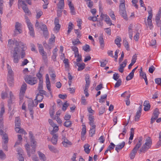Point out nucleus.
<instances>
[{"mask_svg":"<svg viewBox=\"0 0 161 161\" xmlns=\"http://www.w3.org/2000/svg\"><path fill=\"white\" fill-rule=\"evenodd\" d=\"M63 146L65 147H68L72 145L71 142L68 140L67 139L63 140L62 142Z\"/></svg>","mask_w":161,"mask_h":161,"instance_id":"obj_28","label":"nucleus"},{"mask_svg":"<svg viewBox=\"0 0 161 161\" xmlns=\"http://www.w3.org/2000/svg\"><path fill=\"white\" fill-rule=\"evenodd\" d=\"M86 2L88 6L90 8H92L93 4V2L90 0H87L86 1Z\"/></svg>","mask_w":161,"mask_h":161,"instance_id":"obj_60","label":"nucleus"},{"mask_svg":"<svg viewBox=\"0 0 161 161\" xmlns=\"http://www.w3.org/2000/svg\"><path fill=\"white\" fill-rule=\"evenodd\" d=\"M54 24L55 25V27L53 29V31L55 33H57L59 31L60 25L59 24V20L57 18H56L54 21Z\"/></svg>","mask_w":161,"mask_h":161,"instance_id":"obj_19","label":"nucleus"},{"mask_svg":"<svg viewBox=\"0 0 161 161\" xmlns=\"http://www.w3.org/2000/svg\"><path fill=\"white\" fill-rule=\"evenodd\" d=\"M8 80L10 86H12L14 83V73L11 69L8 70Z\"/></svg>","mask_w":161,"mask_h":161,"instance_id":"obj_12","label":"nucleus"},{"mask_svg":"<svg viewBox=\"0 0 161 161\" xmlns=\"http://www.w3.org/2000/svg\"><path fill=\"white\" fill-rule=\"evenodd\" d=\"M125 142H123L117 145L115 147V150L118 152L119 150L121 149L125 146Z\"/></svg>","mask_w":161,"mask_h":161,"instance_id":"obj_31","label":"nucleus"},{"mask_svg":"<svg viewBox=\"0 0 161 161\" xmlns=\"http://www.w3.org/2000/svg\"><path fill=\"white\" fill-rule=\"evenodd\" d=\"M8 46L9 47H14L11 51L15 63L18 62L21 57L24 58L25 55V51L27 47L26 44L21 42H18L16 40L10 39L8 41Z\"/></svg>","mask_w":161,"mask_h":161,"instance_id":"obj_1","label":"nucleus"},{"mask_svg":"<svg viewBox=\"0 0 161 161\" xmlns=\"http://www.w3.org/2000/svg\"><path fill=\"white\" fill-rule=\"evenodd\" d=\"M15 131L19 133L22 134L25 136L27 134L26 132L20 127V126L15 127Z\"/></svg>","mask_w":161,"mask_h":161,"instance_id":"obj_25","label":"nucleus"},{"mask_svg":"<svg viewBox=\"0 0 161 161\" xmlns=\"http://www.w3.org/2000/svg\"><path fill=\"white\" fill-rule=\"evenodd\" d=\"M9 92V91L7 89H6L5 91H3L1 95V98L3 99H5L7 98Z\"/></svg>","mask_w":161,"mask_h":161,"instance_id":"obj_35","label":"nucleus"},{"mask_svg":"<svg viewBox=\"0 0 161 161\" xmlns=\"http://www.w3.org/2000/svg\"><path fill=\"white\" fill-rule=\"evenodd\" d=\"M72 50L74 52L75 55H78L79 53L78 48L75 46H73L72 47Z\"/></svg>","mask_w":161,"mask_h":161,"instance_id":"obj_54","label":"nucleus"},{"mask_svg":"<svg viewBox=\"0 0 161 161\" xmlns=\"http://www.w3.org/2000/svg\"><path fill=\"white\" fill-rule=\"evenodd\" d=\"M25 81L28 84L32 85L37 82L36 78L31 75H27L24 77Z\"/></svg>","mask_w":161,"mask_h":161,"instance_id":"obj_9","label":"nucleus"},{"mask_svg":"<svg viewBox=\"0 0 161 161\" xmlns=\"http://www.w3.org/2000/svg\"><path fill=\"white\" fill-rule=\"evenodd\" d=\"M18 154L19 155L18 159L19 161H24V158L22 156V153L23 151L22 149L20 148H19L17 150Z\"/></svg>","mask_w":161,"mask_h":161,"instance_id":"obj_26","label":"nucleus"},{"mask_svg":"<svg viewBox=\"0 0 161 161\" xmlns=\"http://www.w3.org/2000/svg\"><path fill=\"white\" fill-rule=\"evenodd\" d=\"M159 112L157 109H156L154 111L153 115L151 119V123L152 124L155 120L158 118Z\"/></svg>","mask_w":161,"mask_h":161,"instance_id":"obj_17","label":"nucleus"},{"mask_svg":"<svg viewBox=\"0 0 161 161\" xmlns=\"http://www.w3.org/2000/svg\"><path fill=\"white\" fill-rule=\"evenodd\" d=\"M152 144V141L150 137L147 138L145 141L144 144L140 149L141 152H145L146 150L149 148Z\"/></svg>","mask_w":161,"mask_h":161,"instance_id":"obj_8","label":"nucleus"},{"mask_svg":"<svg viewBox=\"0 0 161 161\" xmlns=\"http://www.w3.org/2000/svg\"><path fill=\"white\" fill-rule=\"evenodd\" d=\"M125 0H119V13L120 15L125 20L128 19L126 11Z\"/></svg>","mask_w":161,"mask_h":161,"instance_id":"obj_4","label":"nucleus"},{"mask_svg":"<svg viewBox=\"0 0 161 161\" xmlns=\"http://www.w3.org/2000/svg\"><path fill=\"white\" fill-rule=\"evenodd\" d=\"M67 135V132L65 131L64 130L61 133V138L62 141L66 139L67 138L66 137Z\"/></svg>","mask_w":161,"mask_h":161,"instance_id":"obj_52","label":"nucleus"},{"mask_svg":"<svg viewBox=\"0 0 161 161\" xmlns=\"http://www.w3.org/2000/svg\"><path fill=\"white\" fill-rule=\"evenodd\" d=\"M9 99L8 101V106L9 107V108L11 110V108H10V105L12 103V102L14 101V99H15V97L11 91H9Z\"/></svg>","mask_w":161,"mask_h":161,"instance_id":"obj_23","label":"nucleus"},{"mask_svg":"<svg viewBox=\"0 0 161 161\" xmlns=\"http://www.w3.org/2000/svg\"><path fill=\"white\" fill-rule=\"evenodd\" d=\"M72 123L70 121H66L64 123V125L66 127H69L71 126Z\"/></svg>","mask_w":161,"mask_h":161,"instance_id":"obj_58","label":"nucleus"},{"mask_svg":"<svg viewBox=\"0 0 161 161\" xmlns=\"http://www.w3.org/2000/svg\"><path fill=\"white\" fill-rule=\"evenodd\" d=\"M3 128V126L2 128H0V134L2 136V138L3 140L4 143L5 144H7L8 142V135L3 132L2 129Z\"/></svg>","mask_w":161,"mask_h":161,"instance_id":"obj_15","label":"nucleus"},{"mask_svg":"<svg viewBox=\"0 0 161 161\" xmlns=\"http://www.w3.org/2000/svg\"><path fill=\"white\" fill-rule=\"evenodd\" d=\"M21 24L18 22H16L15 26L14 32L15 34H19L22 32V30L21 28Z\"/></svg>","mask_w":161,"mask_h":161,"instance_id":"obj_18","label":"nucleus"},{"mask_svg":"<svg viewBox=\"0 0 161 161\" xmlns=\"http://www.w3.org/2000/svg\"><path fill=\"white\" fill-rule=\"evenodd\" d=\"M26 88V84L25 83H23L21 86L20 91L19 97L20 100H21L22 98L24 97Z\"/></svg>","mask_w":161,"mask_h":161,"instance_id":"obj_16","label":"nucleus"},{"mask_svg":"<svg viewBox=\"0 0 161 161\" xmlns=\"http://www.w3.org/2000/svg\"><path fill=\"white\" fill-rule=\"evenodd\" d=\"M123 44L127 50H129V44L125 38H124L123 39Z\"/></svg>","mask_w":161,"mask_h":161,"instance_id":"obj_40","label":"nucleus"},{"mask_svg":"<svg viewBox=\"0 0 161 161\" xmlns=\"http://www.w3.org/2000/svg\"><path fill=\"white\" fill-rule=\"evenodd\" d=\"M57 6L59 9H61L64 8V0H60Z\"/></svg>","mask_w":161,"mask_h":161,"instance_id":"obj_37","label":"nucleus"},{"mask_svg":"<svg viewBox=\"0 0 161 161\" xmlns=\"http://www.w3.org/2000/svg\"><path fill=\"white\" fill-rule=\"evenodd\" d=\"M141 112V111L140 110H139L137 112L135 118V120L136 121H138L140 117Z\"/></svg>","mask_w":161,"mask_h":161,"instance_id":"obj_51","label":"nucleus"},{"mask_svg":"<svg viewBox=\"0 0 161 161\" xmlns=\"http://www.w3.org/2000/svg\"><path fill=\"white\" fill-rule=\"evenodd\" d=\"M107 95L105 94L101 96L100 98L99 99V102L100 103L104 102L107 99Z\"/></svg>","mask_w":161,"mask_h":161,"instance_id":"obj_48","label":"nucleus"},{"mask_svg":"<svg viewBox=\"0 0 161 161\" xmlns=\"http://www.w3.org/2000/svg\"><path fill=\"white\" fill-rule=\"evenodd\" d=\"M134 74L132 73H130V74L126 77V79L127 80H131L133 77Z\"/></svg>","mask_w":161,"mask_h":161,"instance_id":"obj_62","label":"nucleus"},{"mask_svg":"<svg viewBox=\"0 0 161 161\" xmlns=\"http://www.w3.org/2000/svg\"><path fill=\"white\" fill-rule=\"evenodd\" d=\"M20 126V119L18 117H16L15 120V127H19Z\"/></svg>","mask_w":161,"mask_h":161,"instance_id":"obj_47","label":"nucleus"},{"mask_svg":"<svg viewBox=\"0 0 161 161\" xmlns=\"http://www.w3.org/2000/svg\"><path fill=\"white\" fill-rule=\"evenodd\" d=\"M99 42L100 45V48L103 49L104 46V41L102 36H101L99 37Z\"/></svg>","mask_w":161,"mask_h":161,"instance_id":"obj_36","label":"nucleus"},{"mask_svg":"<svg viewBox=\"0 0 161 161\" xmlns=\"http://www.w3.org/2000/svg\"><path fill=\"white\" fill-rule=\"evenodd\" d=\"M82 129L81 133V139L84 140L85 139L84 136L86 133V126L85 125L82 124Z\"/></svg>","mask_w":161,"mask_h":161,"instance_id":"obj_29","label":"nucleus"},{"mask_svg":"<svg viewBox=\"0 0 161 161\" xmlns=\"http://www.w3.org/2000/svg\"><path fill=\"white\" fill-rule=\"evenodd\" d=\"M63 62L65 64V66L66 68H68L69 67V60L67 59L64 58L63 60Z\"/></svg>","mask_w":161,"mask_h":161,"instance_id":"obj_64","label":"nucleus"},{"mask_svg":"<svg viewBox=\"0 0 161 161\" xmlns=\"http://www.w3.org/2000/svg\"><path fill=\"white\" fill-rule=\"evenodd\" d=\"M5 103L3 102L1 103L0 104V128L3 126V115L5 112Z\"/></svg>","mask_w":161,"mask_h":161,"instance_id":"obj_6","label":"nucleus"},{"mask_svg":"<svg viewBox=\"0 0 161 161\" xmlns=\"http://www.w3.org/2000/svg\"><path fill=\"white\" fill-rule=\"evenodd\" d=\"M26 102L28 103V107L29 110V114L32 119H33L34 111L33 109L34 107L36 106L38 104V102L36 100H33L30 98L27 99Z\"/></svg>","mask_w":161,"mask_h":161,"instance_id":"obj_3","label":"nucleus"},{"mask_svg":"<svg viewBox=\"0 0 161 161\" xmlns=\"http://www.w3.org/2000/svg\"><path fill=\"white\" fill-rule=\"evenodd\" d=\"M36 18L37 19L39 18L41 16L43 12L40 10H36Z\"/></svg>","mask_w":161,"mask_h":161,"instance_id":"obj_49","label":"nucleus"},{"mask_svg":"<svg viewBox=\"0 0 161 161\" xmlns=\"http://www.w3.org/2000/svg\"><path fill=\"white\" fill-rule=\"evenodd\" d=\"M43 95L41 94H38L36 96V98L35 100H36V101H37L38 103V102H41L43 99Z\"/></svg>","mask_w":161,"mask_h":161,"instance_id":"obj_45","label":"nucleus"},{"mask_svg":"<svg viewBox=\"0 0 161 161\" xmlns=\"http://www.w3.org/2000/svg\"><path fill=\"white\" fill-rule=\"evenodd\" d=\"M73 24L71 22L69 24L68 30L67 31L68 34H69L73 29Z\"/></svg>","mask_w":161,"mask_h":161,"instance_id":"obj_50","label":"nucleus"},{"mask_svg":"<svg viewBox=\"0 0 161 161\" xmlns=\"http://www.w3.org/2000/svg\"><path fill=\"white\" fill-rule=\"evenodd\" d=\"M29 136L30 137L32 149H30V146L28 143L25 144V147L26 151L28 155L30 157L32 154H34L35 153L36 142L34 139L31 132H29Z\"/></svg>","mask_w":161,"mask_h":161,"instance_id":"obj_2","label":"nucleus"},{"mask_svg":"<svg viewBox=\"0 0 161 161\" xmlns=\"http://www.w3.org/2000/svg\"><path fill=\"white\" fill-rule=\"evenodd\" d=\"M89 130V136L92 137L95 133L96 125L90 126Z\"/></svg>","mask_w":161,"mask_h":161,"instance_id":"obj_33","label":"nucleus"},{"mask_svg":"<svg viewBox=\"0 0 161 161\" xmlns=\"http://www.w3.org/2000/svg\"><path fill=\"white\" fill-rule=\"evenodd\" d=\"M121 41V38L120 37L117 36L115 40V43L118 47H119L121 46L120 42Z\"/></svg>","mask_w":161,"mask_h":161,"instance_id":"obj_38","label":"nucleus"},{"mask_svg":"<svg viewBox=\"0 0 161 161\" xmlns=\"http://www.w3.org/2000/svg\"><path fill=\"white\" fill-rule=\"evenodd\" d=\"M134 130L133 128H131L130 133V136L129 138V140H132L134 136Z\"/></svg>","mask_w":161,"mask_h":161,"instance_id":"obj_61","label":"nucleus"},{"mask_svg":"<svg viewBox=\"0 0 161 161\" xmlns=\"http://www.w3.org/2000/svg\"><path fill=\"white\" fill-rule=\"evenodd\" d=\"M132 26L130 25L129 27V36L130 38L132 40L133 37V31Z\"/></svg>","mask_w":161,"mask_h":161,"instance_id":"obj_43","label":"nucleus"},{"mask_svg":"<svg viewBox=\"0 0 161 161\" xmlns=\"http://www.w3.org/2000/svg\"><path fill=\"white\" fill-rule=\"evenodd\" d=\"M35 26L36 28H40L41 30L43 31L44 34H47V29L46 25L43 24L42 23H39L38 21L36 20Z\"/></svg>","mask_w":161,"mask_h":161,"instance_id":"obj_13","label":"nucleus"},{"mask_svg":"<svg viewBox=\"0 0 161 161\" xmlns=\"http://www.w3.org/2000/svg\"><path fill=\"white\" fill-rule=\"evenodd\" d=\"M155 81L156 84L161 86V78L155 79Z\"/></svg>","mask_w":161,"mask_h":161,"instance_id":"obj_63","label":"nucleus"},{"mask_svg":"<svg viewBox=\"0 0 161 161\" xmlns=\"http://www.w3.org/2000/svg\"><path fill=\"white\" fill-rule=\"evenodd\" d=\"M37 154L40 159L42 161H46L47 159V157L45 155L40 151H38Z\"/></svg>","mask_w":161,"mask_h":161,"instance_id":"obj_24","label":"nucleus"},{"mask_svg":"<svg viewBox=\"0 0 161 161\" xmlns=\"http://www.w3.org/2000/svg\"><path fill=\"white\" fill-rule=\"evenodd\" d=\"M55 38L53 35H51V38L49 40V44H51L55 42Z\"/></svg>","mask_w":161,"mask_h":161,"instance_id":"obj_57","label":"nucleus"},{"mask_svg":"<svg viewBox=\"0 0 161 161\" xmlns=\"http://www.w3.org/2000/svg\"><path fill=\"white\" fill-rule=\"evenodd\" d=\"M100 17L102 19L104 20L107 24L110 26L112 25L110 18L106 14H102Z\"/></svg>","mask_w":161,"mask_h":161,"instance_id":"obj_14","label":"nucleus"},{"mask_svg":"<svg viewBox=\"0 0 161 161\" xmlns=\"http://www.w3.org/2000/svg\"><path fill=\"white\" fill-rule=\"evenodd\" d=\"M142 137H139L137 139V142L136 147L139 148L142 143Z\"/></svg>","mask_w":161,"mask_h":161,"instance_id":"obj_39","label":"nucleus"},{"mask_svg":"<svg viewBox=\"0 0 161 161\" xmlns=\"http://www.w3.org/2000/svg\"><path fill=\"white\" fill-rule=\"evenodd\" d=\"M46 84L47 89L48 90V91L49 92L50 94H51L52 93V91H51V85L50 81L46 82Z\"/></svg>","mask_w":161,"mask_h":161,"instance_id":"obj_44","label":"nucleus"},{"mask_svg":"<svg viewBox=\"0 0 161 161\" xmlns=\"http://www.w3.org/2000/svg\"><path fill=\"white\" fill-rule=\"evenodd\" d=\"M77 66L78 67V70L79 71H81L85 68V64L83 63H76Z\"/></svg>","mask_w":161,"mask_h":161,"instance_id":"obj_34","label":"nucleus"},{"mask_svg":"<svg viewBox=\"0 0 161 161\" xmlns=\"http://www.w3.org/2000/svg\"><path fill=\"white\" fill-rule=\"evenodd\" d=\"M68 4L70 10V12L72 14H75V9L73 4L72 3V0H67Z\"/></svg>","mask_w":161,"mask_h":161,"instance_id":"obj_20","label":"nucleus"},{"mask_svg":"<svg viewBox=\"0 0 161 161\" xmlns=\"http://www.w3.org/2000/svg\"><path fill=\"white\" fill-rule=\"evenodd\" d=\"M125 94L126 95V100L125 101L126 105H129L130 103V102L129 100V98L130 96V94L129 92L125 91L121 95V97H124L125 96L124 95Z\"/></svg>","mask_w":161,"mask_h":161,"instance_id":"obj_21","label":"nucleus"},{"mask_svg":"<svg viewBox=\"0 0 161 161\" xmlns=\"http://www.w3.org/2000/svg\"><path fill=\"white\" fill-rule=\"evenodd\" d=\"M39 50L40 54L42 56L43 59H46L47 58V53L44 51L43 47L40 45H39Z\"/></svg>","mask_w":161,"mask_h":161,"instance_id":"obj_22","label":"nucleus"},{"mask_svg":"<svg viewBox=\"0 0 161 161\" xmlns=\"http://www.w3.org/2000/svg\"><path fill=\"white\" fill-rule=\"evenodd\" d=\"M69 106V104L67 102H65L63 105V107L62 108V110L65 111Z\"/></svg>","mask_w":161,"mask_h":161,"instance_id":"obj_55","label":"nucleus"},{"mask_svg":"<svg viewBox=\"0 0 161 161\" xmlns=\"http://www.w3.org/2000/svg\"><path fill=\"white\" fill-rule=\"evenodd\" d=\"M75 57H76V61L78 62H80L82 60V56L80 55H79V54H78L76 55H75Z\"/></svg>","mask_w":161,"mask_h":161,"instance_id":"obj_59","label":"nucleus"},{"mask_svg":"<svg viewBox=\"0 0 161 161\" xmlns=\"http://www.w3.org/2000/svg\"><path fill=\"white\" fill-rule=\"evenodd\" d=\"M90 147V145L88 144H86L84 146V151L87 154H88L90 152V149L89 148Z\"/></svg>","mask_w":161,"mask_h":161,"instance_id":"obj_46","label":"nucleus"},{"mask_svg":"<svg viewBox=\"0 0 161 161\" xmlns=\"http://www.w3.org/2000/svg\"><path fill=\"white\" fill-rule=\"evenodd\" d=\"M89 124L90 126L95 125L94 124V117L91 115H90L89 117Z\"/></svg>","mask_w":161,"mask_h":161,"instance_id":"obj_41","label":"nucleus"},{"mask_svg":"<svg viewBox=\"0 0 161 161\" xmlns=\"http://www.w3.org/2000/svg\"><path fill=\"white\" fill-rule=\"evenodd\" d=\"M144 109L145 111H148L150 108V105L148 101H145L144 103Z\"/></svg>","mask_w":161,"mask_h":161,"instance_id":"obj_32","label":"nucleus"},{"mask_svg":"<svg viewBox=\"0 0 161 161\" xmlns=\"http://www.w3.org/2000/svg\"><path fill=\"white\" fill-rule=\"evenodd\" d=\"M85 79L86 84L85 87L89 88L90 83V80L89 75H86L85 76Z\"/></svg>","mask_w":161,"mask_h":161,"instance_id":"obj_30","label":"nucleus"},{"mask_svg":"<svg viewBox=\"0 0 161 161\" xmlns=\"http://www.w3.org/2000/svg\"><path fill=\"white\" fill-rule=\"evenodd\" d=\"M148 16L147 19V22L146 24V26L151 30L153 28V24L152 23V19L153 17V12L152 9H150L148 11Z\"/></svg>","mask_w":161,"mask_h":161,"instance_id":"obj_10","label":"nucleus"},{"mask_svg":"<svg viewBox=\"0 0 161 161\" xmlns=\"http://www.w3.org/2000/svg\"><path fill=\"white\" fill-rule=\"evenodd\" d=\"M48 122L49 124L53 128V130L50 132V134H55V133L57 132L59 130L58 126L51 119H49Z\"/></svg>","mask_w":161,"mask_h":161,"instance_id":"obj_11","label":"nucleus"},{"mask_svg":"<svg viewBox=\"0 0 161 161\" xmlns=\"http://www.w3.org/2000/svg\"><path fill=\"white\" fill-rule=\"evenodd\" d=\"M52 135L51 139V142L54 145L56 144L57 143L58 136L57 134H51Z\"/></svg>","mask_w":161,"mask_h":161,"instance_id":"obj_27","label":"nucleus"},{"mask_svg":"<svg viewBox=\"0 0 161 161\" xmlns=\"http://www.w3.org/2000/svg\"><path fill=\"white\" fill-rule=\"evenodd\" d=\"M82 49L84 51L88 52L90 51V46L89 45L86 44L82 47Z\"/></svg>","mask_w":161,"mask_h":161,"instance_id":"obj_53","label":"nucleus"},{"mask_svg":"<svg viewBox=\"0 0 161 161\" xmlns=\"http://www.w3.org/2000/svg\"><path fill=\"white\" fill-rule=\"evenodd\" d=\"M18 7L19 9L22 8L26 15H31V12L26 6V5L25 4L24 1L19 0Z\"/></svg>","mask_w":161,"mask_h":161,"instance_id":"obj_7","label":"nucleus"},{"mask_svg":"<svg viewBox=\"0 0 161 161\" xmlns=\"http://www.w3.org/2000/svg\"><path fill=\"white\" fill-rule=\"evenodd\" d=\"M25 19L29 30V33L30 36L32 37H34L35 32L32 24L28 18L26 16H25Z\"/></svg>","mask_w":161,"mask_h":161,"instance_id":"obj_5","label":"nucleus"},{"mask_svg":"<svg viewBox=\"0 0 161 161\" xmlns=\"http://www.w3.org/2000/svg\"><path fill=\"white\" fill-rule=\"evenodd\" d=\"M58 51V49L57 48H55L53 51V55L52 56V59L54 60H55L57 56V52Z\"/></svg>","mask_w":161,"mask_h":161,"instance_id":"obj_42","label":"nucleus"},{"mask_svg":"<svg viewBox=\"0 0 161 161\" xmlns=\"http://www.w3.org/2000/svg\"><path fill=\"white\" fill-rule=\"evenodd\" d=\"M156 44V40L155 39H152L149 43V45L153 47H155Z\"/></svg>","mask_w":161,"mask_h":161,"instance_id":"obj_56","label":"nucleus"}]
</instances>
